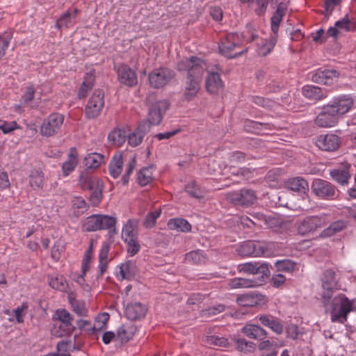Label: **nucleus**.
<instances>
[{
  "label": "nucleus",
  "mask_w": 356,
  "mask_h": 356,
  "mask_svg": "<svg viewBox=\"0 0 356 356\" xmlns=\"http://www.w3.org/2000/svg\"><path fill=\"white\" fill-rule=\"evenodd\" d=\"M109 318L110 316L107 312L99 314L95 318L94 325L88 330V334H96L97 332L106 330Z\"/></svg>",
  "instance_id": "nucleus-41"
},
{
  "label": "nucleus",
  "mask_w": 356,
  "mask_h": 356,
  "mask_svg": "<svg viewBox=\"0 0 356 356\" xmlns=\"http://www.w3.org/2000/svg\"><path fill=\"white\" fill-rule=\"evenodd\" d=\"M123 157L122 154H115L110 164H109V173L113 178H117L120 176L122 170Z\"/></svg>",
  "instance_id": "nucleus-47"
},
{
  "label": "nucleus",
  "mask_w": 356,
  "mask_h": 356,
  "mask_svg": "<svg viewBox=\"0 0 356 356\" xmlns=\"http://www.w3.org/2000/svg\"><path fill=\"white\" fill-rule=\"evenodd\" d=\"M244 127L245 130L249 132H253L257 134H266V131L272 130L273 126L270 123H263L247 120L245 121Z\"/></svg>",
  "instance_id": "nucleus-37"
},
{
  "label": "nucleus",
  "mask_w": 356,
  "mask_h": 356,
  "mask_svg": "<svg viewBox=\"0 0 356 356\" xmlns=\"http://www.w3.org/2000/svg\"><path fill=\"white\" fill-rule=\"evenodd\" d=\"M205 62L197 56H191L177 63L179 72H186L183 96L189 102L194 99L201 89V83L206 70Z\"/></svg>",
  "instance_id": "nucleus-2"
},
{
  "label": "nucleus",
  "mask_w": 356,
  "mask_h": 356,
  "mask_svg": "<svg viewBox=\"0 0 356 356\" xmlns=\"http://www.w3.org/2000/svg\"><path fill=\"white\" fill-rule=\"evenodd\" d=\"M205 87L207 90L211 94H217L222 91L224 84L220 74L217 72L209 73L206 79Z\"/></svg>",
  "instance_id": "nucleus-29"
},
{
  "label": "nucleus",
  "mask_w": 356,
  "mask_h": 356,
  "mask_svg": "<svg viewBox=\"0 0 356 356\" xmlns=\"http://www.w3.org/2000/svg\"><path fill=\"white\" fill-rule=\"evenodd\" d=\"M302 95L307 99L321 101L329 95V90L314 85H307L302 88Z\"/></svg>",
  "instance_id": "nucleus-26"
},
{
  "label": "nucleus",
  "mask_w": 356,
  "mask_h": 356,
  "mask_svg": "<svg viewBox=\"0 0 356 356\" xmlns=\"http://www.w3.org/2000/svg\"><path fill=\"white\" fill-rule=\"evenodd\" d=\"M149 129L147 122H141L137 128L127 136L128 144L131 147L139 145Z\"/></svg>",
  "instance_id": "nucleus-25"
},
{
  "label": "nucleus",
  "mask_w": 356,
  "mask_h": 356,
  "mask_svg": "<svg viewBox=\"0 0 356 356\" xmlns=\"http://www.w3.org/2000/svg\"><path fill=\"white\" fill-rule=\"evenodd\" d=\"M350 165H346L342 168L332 170L330 175L332 179L337 183L341 185L346 184L350 177Z\"/></svg>",
  "instance_id": "nucleus-42"
},
{
  "label": "nucleus",
  "mask_w": 356,
  "mask_h": 356,
  "mask_svg": "<svg viewBox=\"0 0 356 356\" xmlns=\"http://www.w3.org/2000/svg\"><path fill=\"white\" fill-rule=\"evenodd\" d=\"M354 105V100L350 95H341L334 97L327 106L339 118L348 113Z\"/></svg>",
  "instance_id": "nucleus-10"
},
{
  "label": "nucleus",
  "mask_w": 356,
  "mask_h": 356,
  "mask_svg": "<svg viewBox=\"0 0 356 356\" xmlns=\"http://www.w3.org/2000/svg\"><path fill=\"white\" fill-rule=\"evenodd\" d=\"M19 129H20V127L15 121L8 122L0 120V130H1L4 134H10Z\"/></svg>",
  "instance_id": "nucleus-61"
},
{
  "label": "nucleus",
  "mask_w": 356,
  "mask_h": 356,
  "mask_svg": "<svg viewBox=\"0 0 356 356\" xmlns=\"http://www.w3.org/2000/svg\"><path fill=\"white\" fill-rule=\"evenodd\" d=\"M335 26L338 29L344 30L346 31H353L355 29L354 24L350 20L348 15L341 19L335 22Z\"/></svg>",
  "instance_id": "nucleus-60"
},
{
  "label": "nucleus",
  "mask_w": 356,
  "mask_h": 356,
  "mask_svg": "<svg viewBox=\"0 0 356 356\" xmlns=\"http://www.w3.org/2000/svg\"><path fill=\"white\" fill-rule=\"evenodd\" d=\"M119 268L120 270L116 276L120 280H131L134 278L137 272L136 262L129 260L121 264Z\"/></svg>",
  "instance_id": "nucleus-33"
},
{
  "label": "nucleus",
  "mask_w": 356,
  "mask_h": 356,
  "mask_svg": "<svg viewBox=\"0 0 356 356\" xmlns=\"http://www.w3.org/2000/svg\"><path fill=\"white\" fill-rule=\"evenodd\" d=\"M312 190L316 196L322 199L332 200L335 196L334 186L323 179H315L312 183Z\"/></svg>",
  "instance_id": "nucleus-14"
},
{
  "label": "nucleus",
  "mask_w": 356,
  "mask_h": 356,
  "mask_svg": "<svg viewBox=\"0 0 356 356\" xmlns=\"http://www.w3.org/2000/svg\"><path fill=\"white\" fill-rule=\"evenodd\" d=\"M207 343L215 346L228 348L230 346L228 339L225 337H220L218 336H209L207 339Z\"/></svg>",
  "instance_id": "nucleus-58"
},
{
  "label": "nucleus",
  "mask_w": 356,
  "mask_h": 356,
  "mask_svg": "<svg viewBox=\"0 0 356 356\" xmlns=\"http://www.w3.org/2000/svg\"><path fill=\"white\" fill-rule=\"evenodd\" d=\"M127 245V254L130 257L137 254L140 250V244L138 238L123 240Z\"/></svg>",
  "instance_id": "nucleus-56"
},
{
  "label": "nucleus",
  "mask_w": 356,
  "mask_h": 356,
  "mask_svg": "<svg viewBox=\"0 0 356 356\" xmlns=\"http://www.w3.org/2000/svg\"><path fill=\"white\" fill-rule=\"evenodd\" d=\"M239 272H243L250 275L261 274V277H267L270 274V270L267 264H260L259 262H247L238 266Z\"/></svg>",
  "instance_id": "nucleus-20"
},
{
  "label": "nucleus",
  "mask_w": 356,
  "mask_h": 356,
  "mask_svg": "<svg viewBox=\"0 0 356 356\" xmlns=\"http://www.w3.org/2000/svg\"><path fill=\"white\" fill-rule=\"evenodd\" d=\"M184 259L186 263L193 265H204L208 261L207 254L201 250H193L186 253Z\"/></svg>",
  "instance_id": "nucleus-39"
},
{
  "label": "nucleus",
  "mask_w": 356,
  "mask_h": 356,
  "mask_svg": "<svg viewBox=\"0 0 356 356\" xmlns=\"http://www.w3.org/2000/svg\"><path fill=\"white\" fill-rule=\"evenodd\" d=\"M275 266L279 271L291 273L295 270L296 264L291 260H282L277 261Z\"/></svg>",
  "instance_id": "nucleus-59"
},
{
  "label": "nucleus",
  "mask_w": 356,
  "mask_h": 356,
  "mask_svg": "<svg viewBox=\"0 0 356 356\" xmlns=\"http://www.w3.org/2000/svg\"><path fill=\"white\" fill-rule=\"evenodd\" d=\"M321 281L323 289L327 291L321 295L325 312L330 313V320L332 323H345L348 320V314L354 309V300H350L343 293H339L332 298L330 292L339 289L338 280L334 270H325L323 272Z\"/></svg>",
  "instance_id": "nucleus-1"
},
{
  "label": "nucleus",
  "mask_w": 356,
  "mask_h": 356,
  "mask_svg": "<svg viewBox=\"0 0 356 356\" xmlns=\"http://www.w3.org/2000/svg\"><path fill=\"white\" fill-rule=\"evenodd\" d=\"M238 254L242 257H262L266 256L267 248L259 241H245L237 249Z\"/></svg>",
  "instance_id": "nucleus-12"
},
{
  "label": "nucleus",
  "mask_w": 356,
  "mask_h": 356,
  "mask_svg": "<svg viewBox=\"0 0 356 356\" xmlns=\"http://www.w3.org/2000/svg\"><path fill=\"white\" fill-rule=\"evenodd\" d=\"M104 106V94L102 90H95L85 107V115L88 119L97 118Z\"/></svg>",
  "instance_id": "nucleus-8"
},
{
  "label": "nucleus",
  "mask_w": 356,
  "mask_h": 356,
  "mask_svg": "<svg viewBox=\"0 0 356 356\" xmlns=\"http://www.w3.org/2000/svg\"><path fill=\"white\" fill-rule=\"evenodd\" d=\"M252 216L256 218L258 222L252 220L246 216H243L240 218V222L249 228H251L253 226L262 227L264 225L268 228H272L275 225V219L274 218H271L270 216L267 217L260 213L253 214Z\"/></svg>",
  "instance_id": "nucleus-18"
},
{
  "label": "nucleus",
  "mask_w": 356,
  "mask_h": 356,
  "mask_svg": "<svg viewBox=\"0 0 356 356\" xmlns=\"http://www.w3.org/2000/svg\"><path fill=\"white\" fill-rule=\"evenodd\" d=\"M108 140L112 145L121 147L127 140L125 131L119 128L114 129L108 134Z\"/></svg>",
  "instance_id": "nucleus-46"
},
{
  "label": "nucleus",
  "mask_w": 356,
  "mask_h": 356,
  "mask_svg": "<svg viewBox=\"0 0 356 356\" xmlns=\"http://www.w3.org/2000/svg\"><path fill=\"white\" fill-rule=\"evenodd\" d=\"M99 220V230H113L115 232L117 218L115 216L98 214Z\"/></svg>",
  "instance_id": "nucleus-48"
},
{
  "label": "nucleus",
  "mask_w": 356,
  "mask_h": 356,
  "mask_svg": "<svg viewBox=\"0 0 356 356\" xmlns=\"http://www.w3.org/2000/svg\"><path fill=\"white\" fill-rule=\"evenodd\" d=\"M52 319L54 323L51 332L56 337L69 336L74 330L73 317L65 309L56 310Z\"/></svg>",
  "instance_id": "nucleus-3"
},
{
  "label": "nucleus",
  "mask_w": 356,
  "mask_h": 356,
  "mask_svg": "<svg viewBox=\"0 0 356 356\" xmlns=\"http://www.w3.org/2000/svg\"><path fill=\"white\" fill-rule=\"evenodd\" d=\"M326 225L325 216H311L300 220L297 223V231L300 235L305 236L314 233L318 229Z\"/></svg>",
  "instance_id": "nucleus-7"
},
{
  "label": "nucleus",
  "mask_w": 356,
  "mask_h": 356,
  "mask_svg": "<svg viewBox=\"0 0 356 356\" xmlns=\"http://www.w3.org/2000/svg\"><path fill=\"white\" fill-rule=\"evenodd\" d=\"M173 70L160 67L152 70L148 76L149 83L154 88H161L167 85L175 76Z\"/></svg>",
  "instance_id": "nucleus-9"
},
{
  "label": "nucleus",
  "mask_w": 356,
  "mask_h": 356,
  "mask_svg": "<svg viewBox=\"0 0 356 356\" xmlns=\"http://www.w3.org/2000/svg\"><path fill=\"white\" fill-rule=\"evenodd\" d=\"M185 191L191 197L200 199L204 196V189L197 184L195 181H191L185 186Z\"/></svg>",
  "instance_id": "nucleus-52"
},
{
  "label": "nucleus",
  "mask_w": 356,
  "mask_h": 356,
  "mask_svg": "<svg viewBox=\"0 0 356 356\" xmlns=\"http://www.w3.org/2000/svg\"><path fill=\"white\" fill-rule=\"evenodd\" d=\"M29 184L34 191L42 190L45 184L44 172L39 170H33L29 175Z\"/></svg>",
  "instance_id": "nucleus-40"
},
{
  "label": "nucleus",
  "mask_w": 356,
  "mask_h": 356,
  "mask_svg": "<svg viewBox=\"0 0 356 356\" xmlns=\"http://www.w3.org/2000/svg\"><path fill=\"white\" fill-rule=\"evenodd\" d=\"M79 184L82 189L90 191L89 202L92 207H97L102 200L104 184L97 177L88 175L82 172L79 176Z\"/></svg>",
  "instance_id": "nucleus-4"
},
{
  "label": "nucleus",
  "mask_w": 356,
  "mask_h": 356,
  "mask_svg": "<svg viewBox=\"0 0 356 356\" xmlns=\"http://www.w3.org/2000/svg\"><path fill=\"white\" fill-rule=\"evenodd\" d=\"M236 349L243 353H253L256 349V344L254 342L246 340L244 338H234Z\"/></svg>",
  "instance_id": "nucleus-49"
},
{
  "label": "nucleus",
  "mask_w": 356,
  "mask_h": 356,
  "mask_svg": "<svg viewBox=\"0 0 356 356\" xmlns=\"http://www.w3.org/2000/svg\"><path fill=\"white\" fill-rule=\"evenodd\" d=\"M288 7L289 1H282L277 4L276 10L273 13L270 18V28L273 33H278L281 22L286 15Z\"/></svg>",
  "instance_id": "nucleus-21"
},
{
  "label": "nucleus",
  "mask_w": 356,
  "mask_h": 356,
  "mask_svg": "<svg viewBox=\"0 0 356 356\" xmlns=\"http://www.w3.org/2000/svg\"><path fill=\"white\" fill-rule=\"evenodd\" d=\"M95 80V77L93 72H90L85 75L83 81L78 92V97L79 99H83L86 97L88 92L93 87Z\"/></svg>",
  "instance_id": "nucleus-45"
},
{
  "label": "nucleus",
  "mask_w": 356,
  "mask_h": 356,
  "mask_svg": "<svg viewBox=\"0 0 356 356\" xmlns=\"http://www.w3.org/2000/svg\"><path fill=\"white\" fill-rule=\"evenodd\" d=\"M109 251L110 245L106 241L103 242L98 254L97 277H102L108 270V264L111 261L108 259Z\"/></svg>",
  "instance_id": "nucleus-23"
},
{
  "label": "nucleus",
  "mask_w": 356,
  "mask_h": 356,
  "mask_svg": "<svg viewBox=\"0 0 356 356\" xmlns=\"http://www.w3.org/2000/svg\"><path fill=\"white\" fill-rule=\"evenodd\" d=\"M339 144V137L334 134L320 135L316 141V145L319 149L327 152L335 151Z\"/></svg>",
  "instance_id": "nucleus-19"
},
{
  "label": "nucleus",
  "mask_w": 356,
  "mask_h": 356,
  "mask_svg": "<svg viewBox=\"0 0 356 356\" xmlns=\"http://www.w3.org/2000/svg\"><path fill=\"white\" fill-rule=\"evenodd\" d=\"M117 74L118 81L128 87H134L138 83V77L136 72L129 65L120 64L118 66Z\"/></svg>",
  "instance_id": "nucleus-17"
},
{
  "label": "nucleus",
  "mask_w": 356,
  "mask_h": 356,
  "mask_svg": "<svg viewBox=\"0 0 356 356\" xmlns=\"http://www.w3.org/2000/svg\"><path fill=\"white\" fill-rule=\"evenodd\" d=\"M347 226V223L342 220H337L330 225L328 227L325 229L320 234L321 238H328L334 236L337 233L344 229Z\"/></svg>",
  "instance_id": "nucleus-44"
},
{
  "label": "nucleus",
  "mask_w": 356,
  "mask_h": 356,
  "mask_svg": "<svg viewBox=\"0 0 356 356\" xmlns=\"http://www.w3.org/2000/svg\"><path fill=\"white\" fill-rule=\"evenodd\" d=\"M84 230L86 232H95L99 230V220L98 214H92L88 216L83 225Z\"/></svg>",
  "instance_id": "nucleus-54"
},
{
  "label": "nucleus",
  "mask_w": 356,
  "mask_h": 356,
  "mask_svg": "<svg viewBox=\"0 0 356 356\" xmlns=\"http://www.w3.org/2000/svg\"><path fill=\"white\" fill-rule=\"evenodd\" d=\"M258 318L263 325L270 328L274 332L281 334L283 332V325L276 317L261 314L258 316Z\"/></svg>",
  "instance_id": "nucleus-35"
},
{
  "label": "nucleus",
  "mask_w": 356,
  "mask_h": 356,
  "mask_svg": "<svg viewBox=\"0 0 356 356\" xmlns=\"http://www.w3.org/2000/svg\"><path fill=\"white\" fill-rule=\"evenodd\" d=\"M70 303L72 310L79 316H86L88 314V310L85 302L76 298H70Z\"/></svg>",
  "instance_id": "nucleus-55"
},
{
  "label": "nucleus",
  "mask_w": 356,
  "mask_h": 356,
  "mask_svg": "<svg viewBox=\"0 0 356 356\" xmlns=\"http://www.w3.org/2000/svg\"><path fill=\"white\" fill-rule=\"evenodd\" d=\"M264 282L263 279H247L243 277H234L228 282V286L232 289L252 288L260 286Z\"/></svg>",
  "instance_id": "nucleus-30"
},
{
  "label": "nucleus",
  "mask_w": 356,
  "mask_h": 356,
  "mask_svg": "<svg viewBox=\"0 0 356 356\" xmlns=\"http://www.w3.org/2000/svg\"><path fill=\"white\" fill-rule=\"evenodd\" d=\"M169 106L170 103L165 99L158 101L152 105L149 111L147 121H146L149 127L151 125H158L160 124L164 113Z\"/></svg>",
  "instance_id": "nucleus-15"
},
{
  "label": "nucleus",
  "mask_w": 356,
  "mask_h": 356,
  "mask_svg": "<svg viewBox=\"0 0 356 356\" xmlns=\"http://www.w3.org/2000/svg\"><path fill=\"white\" fill-rule=\"evenodd\" d=\"M161 214V209H157L148 213L143 221V226L145 228L154 227L156 225V220L160 217Z\"/></svg>",
  "instance_id": "nucleus-57"
},
{
  "label": "nucleus",
  "mask_w": 356,
  "mask_h": 356,
  "mask_svg": "<svg viewBox=\"0 0 356 356\" xmlns=\"http://www.w3.org/2000/svg\"><path fill=\"white\" fill-rule=\"evenodd\" d=\"M286 186L289 190L303 194L307 198L308 197L309 185L305 179L300 177L290 178L286 182Z\"/></svg>",
  "instance_id": "nucleus-31"
},
{
  "label": "nucleus",
  "mask_w": 356,
  "mask_h": 356,
  "mask_svg": "<svg viewBox=\"0 0 356 356\" xmlns=\"http://www.w3.org/2000/svg\"><path fill=\"white\" fill-rule=\"evenodd\" d=\"M65 117L59 113L49 114L42 121L40 127V134L44 137H51L57 134L61 129Z\"/></svg>",
  "instance_id": "nucleus-6"
},
{
  "label": "nucleus",
  "mask_w": 356,
  "mask_h": 356,
  "mask_svg": "<svg viewBox=\"0 0 356 356\" xmlns=\"http://www.w3.org/2000/svg\"><path fill=\"white\" fill-rule=\"evenodd\" d=\"M137 328L133 324H124L120 326L116 334V340L124 343L130 341L136 332Z\"/></svg>",
  "instance_id": "nucleus-36"
},
{
  "label": "nucleus",
  "mask_w": 356,
  "mask_h": 356,
  "mask_svg": "<svg viewBox=\"0 0 356 356\" xmlns=\"http://www.w3.org/2000/svg\"><path fill=\"white\" fill-rule=\"evenodd\" d=\"M49 286L56 290L64 291L67 288V284L65 278L63 275H56L49 277Z\"/></svg>",
  "instance_id": "nucleus-53"
},
{
  "label": "nucleus",
  "mask_w": 356,
  "mask_h": 356,
  "mask_svg": "<svg viewBox=\"0 0 356 356\" xmlns=\"http://www.w3.org/2000/svg\"><path fill=\"white\" fill-rule=\"evenodd\" d=\"M72 207L74 209H78L77 213H83L88 209V204L81 197H75L72 200Z\"/></svg>",
  "instance_id": "nucleus-63"
},
{
  "label": "nucleus",
  "mask_w": 356,
  "mask_h": 356,
  "mask_svg": "<svg viewBox=\"0 0 356 356\" xmlns=\"http://www.w3.org/2000/svg\"><path fill=\"white\" fill-rule=\"evenodd\" d=\"M79 13L78 8H74L72 10H67L56 22L55 27L57 29L63 28L70 29L76 23V17Z\"/></svg>",
  "instance_id": "nucleus-28"
},
{
  "label": "nucleus",
  "mask_w": 356,
  "mask_h": 356,
  "mask_svg": "<svg viewBox=\"0 0 356 356\" xmlns=\"http://www.w3.org/2000/svg\"><path fill=\"white\" fill-rule=\"evenodd\" d=\"M241 332L247 337L254 340L267 339V332L261 327L254 324H247L241 328Z\"/></svg>",
  "instance_id": "nucleus-32"
},
{
  "label": "nucleus",
  "mask_w": 356,
  "mask_h": 356,
  "mask_svg": "<svg viewBox=\"0 0 356 356\" xmlns=\"http://www.w3.org/2000/svg\"><path fill=\"white\" fill-rule=\"evenodd\" d=\"M277 42V34L273 33L268 39H262L257 44V52L261 56H266L274 49Z\"/></svg>",
  "instance_id": "nucleus-34"
},
{
  "label": "nucleus",
  "mask_w": 356,
  "mask_h": 356,
  "mask_svg": "<svg viewBox=\"0 0 356 356\" xmlns=\"http://www.w3.org/2000/svg\"><path fill=\"white\" fill-rule=\"evenodd\" d=\"M147 311L145 305L140 302L128 304L124 310L126 317L131 321H137L145 317Z\"/></svg>",
  "instance_id": "nucleus-24"
},
{
  "label": "nucleus",
  "mask_w": 356,
  "mask_h": 356,
  "mask_svg": "<svg viewBox=\"0 0 356 356\" xmlns=\"http://www.w3.org/2000/svg\"><path fill=\"white\" fill-rule=\"evenodd\" d=\"M78 164V153L75 147H71L67 159L63 163L62 170L65 177L72 172Z\"/></svg>",
  "instance_id": "nucleus-38"
},
{
  "label": "nucleus",
  "mask_w": 356,
  "mask_h": 356,
  "mask_svg": "<svg viewBox=\"0 0 356 356\" xmlns=\"http://www.w3.org/2000/svg\"><path fill=\"white\" fill-rule=\"evenodd\" d=\"M339 73L334 69L319 68L312 72V81L316 83L332 86L337 82Z\"/></svg>",
  "instance_id": "nucleus-11"
},
{
  "label": "nucleus",
  "mask_w": 356,
  "mask_h": 356,
  "mask_svg": "<svg viewBox=\"0 0 356 356\" xmlns=\"http://www.w3.org/2000/svg\"><path fill=\"white\" fill-rule=\"evenodd\" d=\"M242 43L243 41L238 34L228 33L220 40L219 52L229 58H236L244 53V50H238L241 48Z\"/></svg>",
  "instance_id": "nucleus-5"
},
{
  "label": "nucleus",
  "mask_w": 356,
  "mask_h": 356,
  "mask_svg": "<svg viewBox=\"0 0 356 356\" xmlns=\"http://www.w3.org/2000/svg\"><path fill=\"white\" fill-rule=\"evenodd\" d=\"M139 220L136 218H129L122 228V240L138 238Z\"/></svg>",
  "instance_id": "nucleus-27"
},
{
  "label": "nucleus",
  "mask_w": 356,
  "mask_h": 356,
  "mask_svg": "<svg viewBox=\"0 0 356 356\" xmlns=\"http://www.w3.org/2000/svg\"><path fill=\"white\" fill-rule=\"evenodd\" d=\"M246 159V154L241 151H234L229 154L228 161L230 163L240 164L244 163Z\"/></svg>",
  "instance_id": "nucleus-62"
},
{
  "label": "nucleus",
  "mask_w": 356,
  "mask_h": 356,
  "mask_svg": "<svg viewBox=\"0 0 356 356\" xmlns=\"http://www.w3.org/2000/svg\"><path fill=\"white\" fill-rule=\"evenodd\" d=\"M104 162V156L101 154H88L84 159V164L88 168H97Z\"/></svg>",
  "instance_id": "nucleus-51"
},
{
  "label": "nucleus",
  "mask_w": 356,
  "mask_h": 356,
  "mask_svg": "<svg viewBox=\"0 0 356 356\" xmlns=\"http://www.w3.org/2000/svg\"><path fill=\"white\" fill-rule=\"evenodd\" d=\"M228 198L236 204L250 206L256 202L257 195L254 191L252 189L242 188L229 193Z\"/></svg>",
  "instance_id": "nucleus-13"
},
{
  "label": "nucleus",
  "mask_w": 356,
  "mask_h": 356,
  "mask_svg": "<svg viewBox=\"0 0 356 356\" xmlns=\"http://www.w3.org/2000/svg\"><path fill=\"white\" fill-rule=\"evenodd\" d=\"M153 168L152 166L143 168L137 175L138 184L141 186H147L152 181Z\"/></svg>",
  "instance_id": "nucleus-50"
},
{
  "label": "nucleus",
  "mask_w": 356,
  "mask_h": 356,
  "mask_svg": "<svg viewBox=\"0 0 356 356\" xmlns=\"http://www.w3.org/2000/svg\"><path fill=\"white\" fill-rule=\"evenodd\" d=\"M236 302L241 307H252L264 303L265 296L256 292L247 293L239 296Z\"/></svg>",
  "instance_id": "nucleus-22"
},
{
  "label": "nucleus",
  "mask_w": 356,
  "mask_h": 356,
  "mask_svg": "<svg viewBox=\"0 0 356 356\" xmlns=\"http://www.w3.org/2000/svg\"><path fill=\"white\" fill-rule=\"evenodd\" d=\"M167 226L170 230H176L177 232H189L191 231V225L184 218H175L168 220Z\"/></svg>",
  "instance_id": "nucleus-43"
},
{
  "label": "nucleus",
  "mask_w": 356,
  "mask_h": 356,
  "mask_svg": "<svg viewBox=\"0 0 356 356\" xmlns=\"http://www.w3.org/2000/svg\"><path fill=\"white\" fill-rule=\"evenodd\" d=\"M92 258L93 257L90 256L83 255L81 261V274L79 276V278L82 279L83 280H84V276L91 268Z\"/></svg>",
  "instance_id": "nucleus-64"
},
{
  "label": "nucleus",
  "mask_w": 356,
  "mask_h": 356,
  "mask_svg": "<svg viewBox=\"0 0 356 356\" xmlns=\"http://www.w3.org/2000/svg\"><path fill=\"white\" fill-rule=\"evenodd\" d=\"M339 118L327 104L322 108V111L316 115L314 123L319 127L330 128L338 124Z\"/></svg>",
  "instance_id": "nucleus-16"
}]
</instances>
